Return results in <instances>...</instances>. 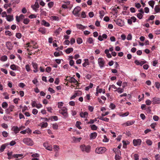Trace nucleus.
<instances>
[{
	"label": "nucleus",
	"mask_w": 160,
	"mask_h": 160,
	"mask_svg": "<svg viewBox=\"0 0 160 160\" xmlns=\"http://www.w3.org/2000/svg\"><path fill=\"white\" fill-rule=\"evenodd\" d=\"M16 36L17 38L20 39L21 38L22 35L20 33H18L16 34Z\"/></svg>",
	"instance_id": "nucleus-56"
},
{
	"label": "nucleus",
	"mask_w": 160,
	"mask_h": 160,
	"mask_svg": "<svg viewBox=\"0 0 160 160\" xmlns=\"http://www.w3.org/2000/svg\"><path fill=\"white\" fill-rule=\"evenodd\" d=\"M59 112L62 114L65 118H67L68 117L67 109L65 107L62 108L61 110H59Z\"/></svg>",
	"instance_id": "nucleus-1"
},
{
	"label": "nucleus",
	"mask_w": 160,
	"mask_h": 160,
	"mask_svg": "<svg viewBox=\"0 0 160 160\" xmlns=\"http://www.w3.org/2000/svg\"><path fill=\"white\" fill-rule=\"evenodd\" d=\"M32 66L35 70H33V72H38V64L32 62Z\"/></svg>",
	"instance_id": "nucleus-14"
},
{
	"label": "nucleus",
	"mask_w": 160,
	"mask_h": 160,
	"mask_svg": "<svg viewBox=\"0 0 160 160\" xmlns=\"http://www.w3.org/2000/svg\"><path fill=\"white\" fill-rule=\"evenodd\" d=\"M62 29L60 28H58V29H57L54 32L55 33H56L57 35L60 32L62 31Z\"/></svg>",
	"instance_id": "nucleus-39"
},
{
	"label": "nucleus",
	"mask_w": 160,
	"mask_h": 160,
	"mask_svg": "<svg viewBox=\"0 0 160 160\" xmlns=\"http://www.w3.org/2000/svg\"><path fill=\"white\" fill-rule=\"evenodd\" d=\"M115 107V105L112 103H111L109 106V108L112 109H113Z\"/></svg>",
	"instance_id": "nucleus-51"
},
{
	"label": "nucleus",
	"mask_w": 160,
	"mask_h": 160,
	"mask_svg": "<svg viewBox=\"0 0 160 160\" xmlns=\"http://www.w3.org/2000/svg\"><path fill=\"white\" fill-rule=\"evenodd\" d=\"M63 103L62 102H59L58 103V107L59 108H61L63 105Z\"/></svg>",
	"instance_id": "nucleus-55"
},
{
	"label": "nucleus",
	"mask_w": 160,
	"mask_h": 160,
	"mask_svg": "<svg viewBox=\"0 0 160 160\" xmlns=\"http://www.w3.org/2000/svg\"><path fill=\"white\" fill-rule=\"evenodd\" d=\"M98 63L99 67L101 68H102L104 67L105 62L104 59L102 58H100L98 59Z\"/></svg>",
	"instance_id": "nucleus-4"
},
{
	"label": "nucleus",
	"mask_w": 160,
	"mask_h": 160,
	"mask_svg": "<svg viewBox=\"0 0 160 160\" xmlns=\"http://www.w3.org/2000/svg\"><path fill=\"white\" fill-rule=\"evenodd\" d=\"M38 31L42 34H45L46 32V29L45 28H40L38 30Z\"/></svg>",
	"instance_id": "nucleus-27"
},
{
	"label": "nucleus",
	"mask_w": 160,
	"mask_h": 160,
	"mask_svg": "<svg viewBox=\"0 0 160 160\" xmlns=\"http://www.w3.org/2000/svg\"><path fill=\"white\" fill-rule=\"evenodd\" d=\"M77 42L78 44H80L82 42V41L81 38H78L77 40Z\"/></svg>",
	"instance_id": "nucleus-43"
},
{
	"label": "nucleus",
	"mask_w": 160,
	"mask_h": 160,
	"mask_svg": "<svg viewBox=\"0 0 160 160\" xmlns=\"http://www.w3.org/2000/svg\"><path fill=\"white\" fill-rule=\"evenodd\" d=\"M48 5L49 8H51L53 6V2H50L48 3Z\"/></svg>",
	"instance_id": "nucleus-61"
},
{
	"label": "nucleus",
	"mask_w": 160,
	"mask_h": 160,
	"mask_svg": "<svg viewBox=\"0 0 160 160\" xmlns=\"http://www.w3.org/2000/svg\"><path fill=\"white\" fill-rule=\"evenodd\" d=\"M99 14L100 18H102L104 15V12L103 11H99Z\"/></svg>",
	"instance_id": "nucleus-40"
},
{
	"label": "nucleus",
	"mask_w": 160,
	"mask_h": 160,
	"mask_svg": "<svg viewBox=\"0 0 160 160\" xmlns=\"http://www.w3.org/2000/svg\"><path fill=\"white\" fill-rule=\"evenodd\" d=\"M87 42L89 44H94L93 40L91 38H89L87 40Z\"/></svg>",
	"instance_id": "nucleus-26"
},
{
	"label": "nucleus",
	"mask_w": 160,
	"mask_h": 160,
	"mask_svg": "<svg viewBox=\"0 0 160 160\" xmlns=\"http://www.w3.org/2000/svg\"><path fill=\"white\" fill-rule=\"evenodd\" d=\"M6 148V146L4 145H2L0 148V152H2Z\"/></svg>",
	"instance_id": "nucleus-41"
},
{
	"label": "nucleus",
	"mask_w": 160,
	"mask_h": 160,
	"mask_svg": "<svg viewBox=\"0 0 160 160\" xmlns=\"http://www.w3.org/2000/svg\"><path fill=\"white\" fill-rule=\"evenodd\" d=\"M29 22V20L28 18H26L24 19L23 22L26 24H28Z\"/></svg>",
	"instance_id": "nucleus-53"
},
{
	"label": "nucleus",
	"mask_w": 160,
	"mask_h": 160,
	"mask_svg": "<svg viewBox=\"0 0 160 160\" xmlns=\"http://www.w3.org/2000/svg\"><path fill=\"white\" fill-rule=\"evenodd\" d=\"M31 156L33 158H37L39 157V155L38 154L36 153L32 154Z\"/></svg>",
	"instance_id": "nucleus-49"
},
{
	"label": "nucleus",
	"mask_w": 160,
	"mask_h": 160,
	"mask_svg": "<svg viewBox=\"0 0 160 160\" xmlns=\"http://www.w3.org/2000/svg\"><path fill=\"white\" fill-rule=\"evenodd\" d=\"M38 112V111L36 109H33L32 111V113L34 115H36Z\"/></svg>",
	"instance_id": "nucleus-59"
},
{
	"label": "nucleus",
	"mask_w": 160,
	"mask_h": 160,
	"mask_svg": "<svg viewBox=\"0 0 160 160\" xmlns=\"http://www.w3.org/2000/svg\"><path fill=\"white\" fill-rule=\"evenodd\" d=\"M80 149L82 151L88 153L90 151V147L89 146H86L84 145H82L80 146Z\"/></svg>",
	"instance_id": "nucleus-2"
},
{
	"label": "nucleus",
	"mask_w": 160,
	"mask_h": 160,
	"mask_svg": "<svg viewBox=\"0 0 160 160\" xmlns=\"http://www.w3.org/2000/svg\"><path fill=\"white\" fill-rule=\"evenodd\" d=\"M99 119L105 121L107 122H108L109 120V119L107 118H104L103 117H99L98 118Z\"/></svg>",
	"instance_id": "nucleus-24"
},
{
	"label": "nucleus",
	"mask_w": 160,
	"mask_h": 160,
	"mask_svg": "<svg viewBox=\"0 0 160 160\" xmlns=\"http://www.w3.org/2000/svg\"><path fill=\"white\" fill-rule=\"evenodd\" d=\"M137 17L139 19H141L143 17V15L142 13H138L137 15Z\"/></svg>",
	"instance_id": "nucleus-48"
},
{
	"label": "nucleus",
	"mask_w": 160,
	"mask_h": 160,
	"mask_svg": "<svg viewBox=\"0 0 160 160\" xmlns=\"http://www.w3.org/2000/svg\"><path fill=\"white\" fill-rule=\"evenodd\" d=\"M151 103L152 102L149 99L147 100L146 101V104L148 105H150L151 104Z\"/></svg>",
	"instance_id": "nucleus-63"
},
{
	"label": "nucleus",
	"mask_w": 160,
	"mask_h": 160,
	"mask_svg": "<svg viewBox=\"0 0 160 160\" xmlns=\"http://www.w3.org/2000/svg\"><path fill=\"white\" fill-rule=\"evenodd\" d=\"M121 155L116 154L115 156V159L116 160H120L121 159V157L120 156Z\"/></svg>",
	"instance_id": "nucleus-38"
},
{
	"label": "nucleus",
	"mask_w": 160,
	"mask_h": 160,
	"mask_svg": "<svg viewBox=\"0 0 160 160\" xmlns=\"http://www.w3.org/2000/svg\"><path fill=\"white\" fill-rule=\"evenodd\" d=\"M154 1L153 0L150 1L148 2V4L150 6H152V5H154Z\"/></svg>",
	"instance_id": "nucleus-64"
},
{
	"label": "nucleus",
	"mask_w": 160,
	"mask_h": 160,
	"mask_svg": "<svg viewBox=\"0 0 160 160\" xmlns=\"http://www.w3.org/2000/svg\"><path fill=\"white\" fill-rule=\"evenodd\" d=\"M68 80L69 82L71 83H75L76 85H77L76 87L78 86V84L79 83L77 80L73 77H71Z\"/></svg>",
	"instance_id": "nucleus-9"
},
{
	"label": "nucleus",
	"mask_w": 160,
	"mask_h": 160,
	"mask_svg": "<svg viewBox=\"0 0 160 160\" xmlns=\"http://www.w3.org/2000/svg\"><path fill=\"white\" fill-rule=\"evenodd\" d=\"M154 10L155 12L156 13L158 12H159L160 10V8L158 6H156L154 8Z\"/></svg>",
	"instance_id": "nucleus-35"
},
{
	"label": "nucleus",
	"mask_w": 160,
	"mask_h": 160,
	"mask_svg": "<svg viewBox=\"0 0 160 160\" xmlns=\"http://www.w3.org/2000/svg\"><path fill=\"white\" fill-rule=\"evenodd\" d=\"M48 124L47 122H43L41 125V128H46L48 126Z\"/></svg>",
	"instance_id": "nucleus-45"
},
{
	"label": "nucleus",
	"mask_w": 160,
	"mask_h": 160,
	"mask_svg": "<svg viewBox=\"0 0 160 160\" xmlns=\"http://www.w3.org/2000/svg\"><path fill=\"white\" fill-rule=\"evenodd\" d=\"M1 126L3 128L6 129L8 128V126L6 124L3 123L1 124Z\"/></svg>",
	"instance_id": "nucleus-57"
},
{
	"label": "nucleus",
	"mask_w": 160,
	"mask_h": 160,
	"mask_svg": "<svg viewBox=\"0 0 160 160\" xmlns=\"http://www.w3.org/2000/svg\"><path fill=\"white\" fill-rule=\"evenodd\" d=\"M46 71L48 72H49L51 71V68L49 67H47L46 69Z\"/></svg>",
	"instance_id": "nucleus-60"
},
{
	"label": "nucleus",
	"mask_w": 160,
	"mask_h": 160,
	"mask_svg": "<svg viewBox=\"0 0 160 160\" xmlns=\"http://www.w3.org/2000/svg\"><path fill=\"white\" fill-rule=\"evenodd\" d=\"M81 124V123L78 121H77L76 122V127L78 128L79 129H81V128L80 126V124Z\"/></svg>",
	"instance_id": "nucleus-33"
},
{
	"label": "nucleus",
	"mask_w": 160,
	"mask_h": 160,
	"mask_svg": "<svg viewBox=\"0 0 160 160\" xmlns=\"http://www.w3.org/2000/svg\"><path fill=\"white\" fill-rule=\"evenodd\" d=\"M92 130H96L97 129V127L94 124L91 125L90 126Z\"/></svg>",
	"instance_id": "nucleus-31"
},
{
	"label": "nucleus",
	"mask_w": 160,
	"mask_h": 160,
	"mask_svg": "<svg viewBox=\"0 0 160 160\" xmlns=\"http://www.w3.org/2000/svg\"><path fill=\"white\" fill-rule=\"evenodd\" d=\"M93 86V84L92 83H90L89 86L86 87L85 88V90L86 91H88L89 89L90 88H92Z\"/></svg>",
	"instance_id": "nucleus-30"
},
{
	"label": "nucleus",
	"mask_w": 160,
	"mask_h": 160,
	"mask_svg": "<svg viewBox=\"0 0 160 160\" xmlns=\"http://www.w3.org/2000/svg\"><path fill=\"white\" fill-rule=\"evenodd\" d=\"M11 2L12 4L13 5L14 3H18L20 2V0H12Z\"/></svg>",
	"instance_id": "nucleus-47"
},
{
	"label": "nucleus",
	"mask_w": 160,
	"mask_h": 160,
	"mask_svg": "<svg viewBox=\"0 0 160 160\" xmlns=\"http://www.w3.org/2000/svg\"><path fill=\"white\" fill-rule=\"evenodd\" d=\"M14 108L13 105H10L8 108L6 110V112L7 113H9L11 112L12 111Z\"/></svg>",
	"instance_id": "nucleus-11"
},
{
	"label": "nucleus",
	"mask_w": 160,
	"mask_h": 160,
	"mask_svg": "<svg viewBox=\"0 0 160 160\" xmlns=\"http://www.w3.org/2000/svg\"><path fill=\"white\" fill-rule=\"evenodd\" d=\"M116 91L119 93H122L123 92L124 90L123 89L119 88H118Z\"/></svg>",
	"instance_id": "nucleus-44"
},
{
	"label": "nucleus",
	"mask_w": 160,
	"mask_h": 160,
	"mask_svg": "<svg viewBox=\"0 0 160 160\" xmlns=\"http://www.w3.org/2000/svg\"><path fill=\"white\" fill-rule=\"evenodd\" d=\"M106 150L105 148L104 147L97 148L96 149L95 152L98 154H102L104 153Z\"/></svg>",
	"instance_id": "nucleus-5"
},
{
	"label": "nucleus",
	"mask_w": 160,
	"mask_h": 160,
	"mask_svg": "<svg viewBox=\"0 0 160 160\" xmlns=\"http://www.w3.org/2000/svg\"><path fill=\"white\" fill-rule=\"evenodd\" d=\"M139 156L138 154H135L134 155V159L135 160H139Z\"/></svg>",
	"instance_id": "nucleus-58"
},
{
	"label": "nucleus",
	"mask_w": 160,
	"mask_h": 160,
	"mask_svg": "<svg viewBox=\"0 0 160 160\" xmlns=\"http://www.w3.org/2000/svg\"><path fill=\"white\" fill-rule=\"evenodd\" d=\"M6 45L7 48L9 50L12 49L13 47V45L12 44L9 42H6Z\"/></svg>",
	"instance_id": "nucleus-12"
},
{
	"label": "nucleus",
	"mask_w": 160,
	"mask_h": 160,
	"mask_svg": "<svg viewBox=\"0 0 160 160\" xmlns=\"http://www.w3.org/2000/svg\"><path fill=\"white\" fill-rule=\"evenodd\" d=\"M48 91L52 93H54L55 92L54 90H53L52 88L50 87L48 88Z\"/></svg>",
	"instance_id": "nucleus-52"
},
{
	"label": "nucleus",
	"mask_w": 160,
	"mask_h": 160,
	"mask_svg": "<svg viewBox=\"0 0 160 160\" xmlns=\"http://www.w3.org/2000/svg\"><path fill=\"white\" fill-rule=\"evenodd\" d=\"M52 127L54 129L57 130L58 128V125L57 123L53 124L52 125Z\"/></svg>",
	"instance_id": "nucleus-32"
},
{
	"label": "nucleus",
	"mask_w": 160,
	"mask_h": 160,
	"mask_svg": "<svg viewBox=\"0 0 160 160\" xmlns=\"http://www.w3.org/2000/svg\"><path fill=\"white\" fill-rule=\"evenodd\" d=\"M2 107L4 108H6L8 106V104L6 102H4L2 103Z\"/></svg>",
	"instance_id": "nucleus-29"
},
{
	"label": "nucleus",
	"mask_w": 160,
	"mask_h": 160,
	"mask_svg": "<svg viewBox=\"0 0 160 160\" xmlns=\"http://www.w3.org/2000/svg\"><path fill=\"white\" fill-rule=\"evenodd\" d=\"M141 142L142 141L140 139H134L133 141V145L135 146L140 145Z\"/></svg>",
	"instance_id": "nucleus-8"
},
{
	"label": "nucleus",
	"mask_w": 160,
	"mask_h": 160,
	"mask_svg": "<svg viewBox=\"0 0 160 160\" xmlns=\"http://www.w3.org/2000/svg\"><path fill=\"white\" fill-rule=\"evenodd\" d=\"M153 120L155 121H158L159 119V117L156 115H154L153 116Z\"/></svg>",
	"instance_id": "nucleus-62"
},
{
	"label": "nucleus",
	"mask_w": 160,
	"mask_h": 160,
	"mask_svg": "<svg viewBox=\"0 0 160 160\" xmlns=\"http://www.w3.org/2000/svg\"><path fill=\"white\" fill-rule=\"evenodd\" d=\"M152 103L153 104L160 103V98H152Z\"/></svg>",
	"instance_id": "nucleus-10"
},
{
	"label": "nucleus",
	"mask_w": 160,
	"mask_h": 160,
	"mask_svg": "<svg viewBox=\"0 0 160 160\" xmlns=\"http://www.w3.org/2000/svg\"><path fill=\"white\" fill-rule=\"evenodd\" d=\"M12 5V2H10L8 4H5L4 5V8H7L8 7H11V5Z\"/></svg>",
	"instance_id": "nucleus-36"
},
{
	"label": "nucleus",
	"mask_w": 160,
	"mask_h": 160,
	"mask_svg": "<svg viewBox=\"0 0 160 160\" xmlns=\"http://www.w3.org/2000/svg\"><path fill=\"white\" fill-rule=\"evenodd\" d=\"M41 23L42 25H43L46 27H49L50 25V24L49 23L44 20H42L41 21Z\"/></svg>",
	"instance_id": "nucleus-18"
},
{
	"label": "nucleus",
	"mask_w": 160,
	"mask_h": 160,
	"mask_svg": "<svg viewBox=\"0 0 160 160\" xmlns=\"http://www.w3.org/2000/svg\"><path fill=\"white\" fill-rule=\"evenodd\" d=\"M77 28L80 29H83L86 28V27L81 24H77Z\"/></svg>",
	"instance_id": "nucleus-25"
},
{
	"label": "nucleus",
	"mask_w": 160,
	"mask_h": 160,
	"mask_svg": "<svg viewBox=\"0 0 160 160\" xmlns=\"http://www.w3.org/2000/svg\"><path fill=\"white\" fill-rule=\"evenodd\" d=\"M88 113L87 112H81L80 114V116L81 117L83 118H86L87 117Z\"/></svg>",
	"instance_id": "nucleus-13"
},
{
	"label": "nucleus",
	"mask_w": 160,
	"mask_h": 160,
	"mask_svg": "<svg viewBox=\"0 0 160 160\" xmlns=\"http://www.w3.org/2000/svg\"><path fill=\"white\" fill-rule=\"evenodd\" d=\"M22 154H15L12 155V157H14L15 158H22L23 156Z\"/></svg>",
	"instance_id": "nucleus-22"
},
{
	"label": "nucleus",
	"mask_w": 160,
	"mask_h": 160,
	"mask_svg": "<svg viewBox=\"0 0 160 160\" xmlns=\"http://www.w3.org/2000/svg\"><path fill=\"white\" fill-rule=\"evenodd\" d=\"M5 34L7 35H8L9 36H11L12 34L11 32L9 31H6L5 32Z\"/></svg>",
	"instance_id": "nucleus-42"
},
{
	"label": "nucleus",
	"mask_w": 160,
	"mask_h": 160,
	"mask_svg": "<svg viewBox=\"0 0 160 160\" xmlns=\"http://www.w3.org/2000/svg\"><path fill=\"white\" fill-rule=\"evenodd\" d=\"M3 136L5 138L7 137L8 135V133L6 131H3L2 132Z\"/></svg>",
	"instance_id": "nucleus-37"
},
{
	"label": "nucleus",
	"mask_w": 160,
	"mask_h": 160,
	"mask_svg": "<svg viewBox=\"0 0 160 160\" xmlns=\"http://www.w3.org/2000/svg\"><path fill=\"white\" fill-rule=\"evenodd\" d=\"M85 62L83 64L82 66L83 67H86L87 66L89 65V62L88 59H85L84 60Z\"/></svg>",
	"instance_id": "nucleus-19"
},
{
	"label": "nucleus",
	"mask_w": 160,
	"mask_h": 160,
	"mask_svg": "<svg viewBox=\"0 0 160 160\" xmlns=\"http://www.w3.org/2000/svg\"><path fill=\"white\" fill-rule=\"evenodd\" d=\"M97 135V133L96 132L92 133L90 135V137L91 139H95Z\"/></svg>",
	"instance_id": "nucleus-16"
},
{
	"label": "nucleus",
	"mask_w": 160,
	"mask_h": 160,
	"mask_svg": "<svg viewBox=\"0 0 160 160\" xmlns=\"http://www.w3.org/2000/svg\"><path fill=\"white\" fill-rule=\"evenodd\" d=\"M135 122V121H128L124 123V125H125L126 126H128L129 125H132Z\"/></svg>",
	"instance_id": "nucleus-15"
},
{
	"label": "nucleus",
	"mask_w": 160,
	"mask_h": 160,
	"mask_svg": "<svg viewBox=\"0 0 160 160\" xmlns=\"http://www.w3.org/2000/svg\"><path fill=\"white\" fill-rule=\"evenodd\" d=\"M12 129L16 134L18 133L20 131V129L17 126L13 127L12 128Z\"/></svg>",
	"instance_id": "nucleus-17"
},
{
	"label": "nucleus",
	"mask_w": 160,
	"mask_h": 160,
	"mask_svg": "<svg viewBox=\"0 0 160 160\" xmlns=\"http://www.w3.org/2000/svg\"><path fill=\"white\" fill-rule=\"evenodd\" d=\"M73 51V49L72 48H68L65 50V52L69 54L72 52Z\"/></svg>",
	"instance_id": "nucleus-21"
},
{
	"label": "nucleus",
	"mask_w": 160,
	"mask_h": 160,
	"mask_svg": "<svg viewBox=\"0 0 160 160\" xmlns=\"http://www.w3.org/2000/svg\"><path fill=\"white\" fill-rule=\"evenodd\" d=\"M113 152L116 154H118L121 155V151L118 150V148H114L112 149Z\"/></svg>",
	"instance_id": "nucleus-23"
},
{
	"label": "nucleus",
	"mask_w": 160,
	"mask_h": 160,
	"mask_svg": "<svg viewBox=\"0 0 160 160\" xmlns=\"http://www.w3.org/2000/svg\"><path fill=\"white\" fill-rule=\"evenodd\" d=\"M116 24L120 26H122L124 25V21L121 19H118L114 20Z\"/></svg>",
	"instance_id": "nucleus-7"
},
{
	"label": "nucleus",
	"mask_w": 160,
	"mask_h": 160,
	"mask_svg": "<svg viewBox=\"0 0 160 160\" xmlns=\"http://www.w3.org/2000/svg\"><path fill=\"white\" fill-rule=\"evenodd\" d=\"M23 142L25 144L29 146H32L34 144L33 142L30 138H24L23 139Z\"/></svg>",
	"instance_id": "nucleus-3"
},
{
	"label": "nucleus",
	"mask_w": 160,
	"mask_h": 160,
	"mask_svg": "<svg viewBox=\"0 0 160 160\" xmlns=\"http://www.w3.org/2000/svg\"><path fill=\"white\" fill-rule=\"evenodd\" d=\"M8 59V57L6 55H4L2 56L1 58V60L2 62L6 61Z\"/></svg>",
	"instance_id": "nucleus-28"
},
{
	"label": "nucleus",
	"mask_w": 160,
	"mask_h": 160,
	"mask_svg": "<svg viewBox=\"0 0 160 160\" xmlns=\"http://www.w3.org/2000/svg\"><path fill=\"white\" fill-rule=\"evenodd\" d=\"M53 149L55 151H58L59 149V146L56 145H54L53 146Z\"/></svg>",
	"instance_id": "nucleus-46"
},
{
	"label": "nucleus",
	"mask_w": 160,
	"mask_h": 160,
	"mask_svg": "<svg viewBox=\"0 0 160 160\" xmlns=\"http://www.w3.org/2000/svg\"><path fill=\"white\" fill-rule=\"evenodd\" d=\"M6 19L8 21H11L13 19V16L12 15H8L6 17Z\"/></svg>",
	"instance_id": "nucleus-20"
},
{
	"label": "nucleus",
	"mask_w": 160,
	"mask_h": 160,
	"mask_svg": "<svg viewBox=\"0 0 160 160\" xmlns=\"http://www.w3.org/2000/svg\"><path fill=\"white\" fill-rule=\"evenodd\" d=\"M10 68L11 69L13 70H16V66L15 64H12L10 66ZM18 67V66H17Z\"/></svg>",
	"instance_id": "nucleus-34"
},
{
	"label": "nucleus",
	"mask_w": 160,
	"mask_h": 160,
	"mask_svg": "<svg viewBox=\"0 0 160 160\" xmlns=\"http://www.w3.org/2000/svg\"><path fill=\"white\" fill-rule=\"evenodd\" d=\"M81 10V8L79 7H77L73 10L72 13L75 16H78V12Z\"/></svg>",
	"instance_id": "nucleus-6"
},
{
	"label": "nucleus",
	"mask_w": 160,
	"mask_h": 160,
	"mask_svg": "<svg viewBox=\"0 0 160 160\" xmlns=\"http://www.w3.org/2000/svg\"><path fill=\"white\" fill-rule=\"evenodd\" d=\"M146 142L147 144L149 145H151L152 144V142L150 140H147Z\"/></svg>",
	"instance_id": "nucleus-54"
},
{
	"label": "nucleus",
	"mask_w": 160,
	"mask_h": 160,
	"mask_svg": "<svg viewBox=\"0 0 160 160\" xmlns=\"http://www.w3.org/2000/svg\"><path fill=\"white\" fill-rule=\"evenodd\" d=\"M98 91L99 93H101L102 92L103 93H105V90L102 89V88L99 89V88H98Z\"/></svg>",
	"instance_id": "nucleus-50"
}]
</instances>
